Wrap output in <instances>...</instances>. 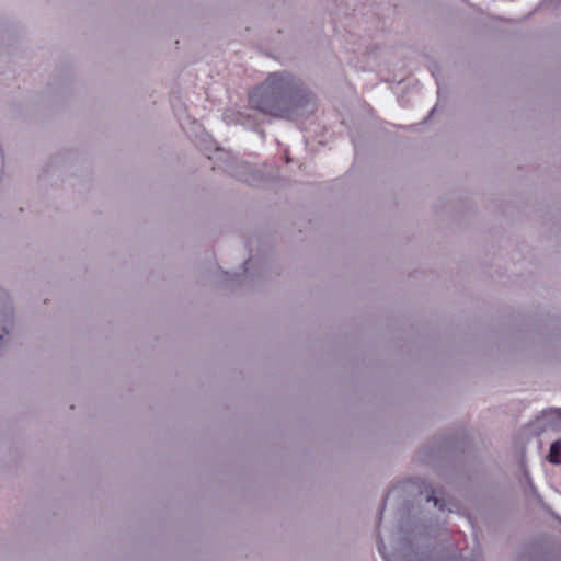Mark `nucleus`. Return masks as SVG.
<instances>
[{
    "label": "nucleus",
    "instance_id": "obj_1",
    "mask_svg": "<svg viewBox=\"0 0 561 561\" xmlns=\"http://www.w3.org/2000/svg\"><path fill=\"white\" fill-rule=\"evenodd\" d=\"M306 92L288 72L270 73L266 80L249 95L251 106L263 114L290 118Z\"/></svg>",
    "mask_w": 561,
    "mask_h": 561
},
{
    "label": "nucleus",
    "instance_id": "obj_2",
    "mask_svg": "<svg viewBox=\"0 0 561 561\" xmlns=\"http://www.w3.org/2000/svg\"><path fill=\"white\" fill-rule=\"evenodd\" d=\"M561 440H556L550 446V454H549V460L552 463H560L561 459Z\"/></svg>",
    "mask_w": 561,
    "mask_h": 561
},
{
    "label": "nucleus",
    "instance_id": "obj_5",
    "mask_svg": "<svg viewBox=\"0 0 561 561\" xmlns=\"http://www.w3.org/2000/svg\"><path fill=\"white\" fill-rule=\"evenodd\" d=\"M7 333H8L7 328H5V327H3V328H2V333L0 334V340H2V339H3V335H4V334H7Z\"/></svg>",
    "mask_w": 561,
    "mask_h": 561
},
{
    "label": "nucleus",
    "instance_id": "obj_3",
    "mask_svg": "<svg viewBox=\"0 0 561 561\" xmlns=\"http://www.w3.org/2000/svg\"><path fill=\"white\" fill-rule=\"evenodd\" d=\"M427 502H433L436 507H438L440 511L444 510V504L440 503V500L435 496L434 491L432 490L431 494L427 496Z\"/></svg>",
    "mask_w": 561,
    "mask_h": 561
},
{
    "label": "nucleus",
    "instance_id": "obj_6",
    "mask_svg": "<svg viewBox=\"0 0 561 561\" xmlns=\"http://www.w3.org/2000/svg\"><path fill=\"white\" fill-rule=\"evenodd\" d=\"M10 317H11V312L7 311V312L4 313V318H5V319H8V318H10Z\"/></svg>",
    "mask_w": 561,
    "mask_h": 561
},
{
    "label": "nucleus",
    "instance_id": "obj_4",
    "mask_svg": "<svg viewBox=\"0 0 561 561\" xmlns=\"http://www.w3.org/2000/svg\"><path fill=\"white\" fill-rule=\"evenodd\" d=\"M549 413L556 415L559 419H561V409H553Z\"/></svg>",
    "mask_w": 561,
    "mask_h": 561
}]
</instances>
